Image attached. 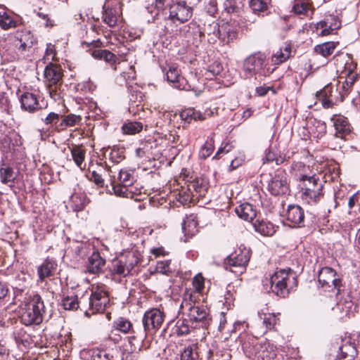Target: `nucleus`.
Returning a JSON list of instances; mask_svg holds the SVG:
<instances>
[{
	"mask_svg": "<svg viewBox=\"0 0 360 360\" xmlns=\"http://www.w3.org/2000/svg\"><path fill=\"white\" fill-rule=\"evenodd\" d=\"M297 285L296 274L290 268L277 270L270 278L263 281L264 289L281 298L287 297Z\"/></svg>",
	"mask_w": 360,
	"mask_h": 360,
	"instance_id": "nucleus-1",
	"label": "nucleus"
},
{
	"mask_svg": "<svg viewBox=\"0 0 360 360\" xmlns=\"http://www.w3.org/2000/svg\"><path fill=\"white\" fill-rule=\"evenodd\" d=\"M110 304L107 287L104 285L94 287L91 294L82 297V307L86 316L103 313Z\"/></svg>",
	"mask_w": 360,
	"mask_h": 360,
	"instance_id": "nucleus-2",
	"label": "nucleus"
},
{
	"mask_svg": "<svg viewBox=\"0 0 360 360\" xmlns=\"http://www.w3.org/2000/svg\"><path fill=\"white\" fill-rule=\"evenodd\" d=\"M183 314H186L195 327L207 328L211 321V318L205 308L195 305L191 294H186L180 305Z\"/></svg>",
	"mask_w": 360,
	"mask_h": 360,
	"instance_id": "nucleus-3",
	"label": "nucleus"
},
{
	"mask_svg": "<svg viewBox=\"0 0 360 360\" xmlns=\"http://www.w3.org/2000/svg\"><path fill=\"white\" fill-rule=\"evenodd\" d=\"M141 258V251L137 248H131L112 260L110 268V272L115 276L126 277L131 273L134 267L139 264Z\"/></svg>",
	"mask_w": 360,
	"mask_h": 360,
	"instance_id": "nucleus-4",
	"label": "nucleus"
},
{
	"mask_svg": "<svg viewBox=\"0 0 360 360\" xmlns=\"http://www.w3.org/2000/svg\"><path fill=\"white\" fill-rule=\"evenodd\" d=\"M299 186L301 189V199L308 205H316L323 195V181L316 174L308 176L301 183H299Z\"/></svg>",
	"mask_w": 360,
	"mask_h": 360,
	"instance_id": "nucleus-5",
	"label": "nucleus"
},
{
	"mask_svg": "<svg viewBox=\"0 0 360 360\" xmlns=\"http://www.w3.org/2000/svg\"><path fill=\"white\" fill-rule=\"evenodd\" d=\"M45 307L44 301L38 294L34 295L31 301L22 309L20 321L25 326L39 325L43 321Z\"/></svg>",
	"mask_w": 360,
	"mask_h": 360,
	"instance_id": "nucleus-6",
	"label": "nucleus"
},
{
	"mask_svg": "<svg viewBox=\"0 0 360 360\" xmlns=\"http://www.w3.org/2000/svg\"><path fill=\"white\" fill-rule=\"evenodd\" d=\"M44 79L49 95L55 101L61 98L59 86L62 83V70L60 66L50 63L44 69Z\"/></svg>",
	"mask_w": 360,
	"mask_h": 360,
	"instance_id": "nucleus-7",
	"label": "nucleus"
},
{
	"mask_svg": "<svg viewBox=\"0 0 360 360\" xmlns=\"http://www.w3.org/2000/svg\"><path fill=\"white\" fill-rule=\"evenodd\" d=\"M35 41L30 32L23 34L20 39H15L5 51L4 54L10 60H15L24 57L27 51H30Z\"/></svg>",
	"mask_w": 360,
	"mask_h": 360,
	"instance_id": "nucleus-8",
	"label": "nucleus"
},
{
	"mask_svg": "<svg viewBox=\"0 0 360 360\" xmlns=\"http://www.w3.org/2000/svg\"><path fill=\"white\" fill-rule=\"evenodd\" d=\"M265 61L266 56L261 53H257L246 58L243 63V71L245 77L269 76L271 71L269 68H265Z\"/></svg>",
	"mask_w": 360,
	"mask_h": 360,
	"instance_id": "nucleus-9",
	"label": "nucleus"
},
{
	"mask_svg": "<svg viewBox=\"0 0 360 360\" xmlns=\"http://www.w3.org/2000/svg\"><path fill=\"white\" fill-rule=\"evenodd\" d=\"M148 335H149L141 327L133 329L131 335L128 337L130 349L129 353L126 355L127 360H136L139 352L149 347L146 340Z\"/></svg>",
	"mask_w": 360,
	"mask_h": 360,
	"instance_id": "nucleus-10",
	"label": "nucleus"
},
{
	"mask_svg": "<svg viewBox=\"0 0 360 360\" xmlns=\"http://www.w3.org/2000/svg\"><path fill=\"white\" fill-rule=\"evenodd\" d=\"M193 13V6L186 1L174 2L169 10L168 16L165 19L170 20L174 23H184L191 18Z\"/></svg>",
	"mask_w": 360,
	"mask_h": 360,
	"instance_id": "nucleus-11",
	"label": "nucleus"
},
{
	"mask_svg": "<svg viewBox=\"0 0 360 360\" xmlns=\"http://www.w3.org/2000/svg\"><path fill=\"white\" fill-rule=\"evenodd\" d=\"M165 319L164 313L159 309L153 308L146 311L142 319L143 328L148 335H153L160 328Z\"/></svg>",
	"mask_w": 360,
	"mask_h": 360,
	"instance_id": "nucleus-12",
	"label": "nucleus"
},
{
	"mask_svg": "<svg viewBox=\"0 0 360 360\" xmlns=\"http://www.w3.org/2000/svg\"><path fill=\"white\" fill-rule=\"evenodd\" d=\"M318 281L322 288H329L328 290H336L338 294L341 292V280L336 271L331 267L322 268L318 276Z\"/></svg>",
	"mask_w": 360,
	"mask_h": 360,
	"instance_id": "nucleus-13",
	"label": "nucleus"
},
{
	"mask_svg": "<svg viewBox=\"0 0 360 360\" xmlns=\"http://www.w3.org/2000/svg\"><path fill=\"white\" fill-rule=\"evenodd\" d=\"M250 259V250L244 248L240 253L229 255L225 259V264L229 266L230 271L235 273H242Z\"/></svg>",
	"mask_w": 360,
	"mask_h": 360,
	"instance_id": "nucleus-14",
	"label": "nucleus"
},
{
	"mask_svg": "<svg viewBox=\"0 0 360 360\" xmlns=\"http://www.w3.org/2000/svg\"><path fill=\"white\" fill-rule=\"evenodd\" d=\"M268 190L274 195H285L289 192L288 178L283 171L278 170L271 178L268 184Z\"/></svg>",
	"mask_w": 360,
	"mask_h": 360,
	"instance_id": "nucleus-15",
	"label": "nucleus"
},
{
	"mask_svg": "<svg viewBox=\"0 0 360 360\" xmlns=\"http://www.w3.org/2000/svg\"><path fill=\"white\" fill-rule=\"evenodd\" d=\"M167 81L172 84V86L179 90L193 91L195 86L189 83L184 77H181L179 70L174 66H169L166 72Z\"/></svg>",
	"mask_w": 360,
	"mask_h": 360,
	"instance_id": "nucleus-16",
	"label": "nucleus"
},
{
	"mask_svg": "<svg viewBox=\"0 0 360 360\" xmlns=\"http://www.w3.org/2000/svg\"><path fill=\"white\" fill-rule=\"evenodd\" d=\"M316 96L324 108H332L338 102H340L339 95L335 93V89L331 84L326 85L317 92Z\"/></svg>",
	"mask_w": 360,
	"mask_h": 360,
	"instance_id": "nucleus-17",
	"label": "nucleus"
},
{
	"mask_svg": "<svg viewBox=\"0 0 360 360\" xmlns=\"http://www.w3.org/2000/svg\"><path fill=\"white\" fill-rule=\"evenodd\" d=\"M286 220L292 226L302 227L304 226V212L301 206L296 204L288 205L285 214Z\"/></svg>",
	"mask_w": 360,
	"mask_h": 360,
	"instance_id": "nucleus-18",
	"label": "nucleus"
},
{
	"mask_svg": "<svg viewBox=\"0 0 360 360\" xmlns=\"http://www.w3.org/2000/svg\"><path fill=\"white\" fill-rule=\"evenodd\" d=\"M330 121L333 123L336 137L345 139L350 134L352 126L347 117L341 115H333Z\"/></svg>",
	"mask_w": 360,
	"mask_h": 360,
	"instance_id": "nucleus-19",
	"label": "nucleus"
},
{
	"mask_svg": "<svg viewBox=\"0 0 360 360\" xmlns=\"http://www.w3.org/2000/svg\"><path fill=\"white\" fill-rule=\"evenodd\" d=\"M269 343H255L249 349H246V354L257 360H269L274 353L268 350Z\"/></svg>",
	"mask_w": 360,
	"mask_h": 360,
	"instance_id": "nucleus-20",
	"label": "nucleus"
},
{
	"mask_svg": "<svg viewBox=\"0 0 360 360\" xmlns=\"http://www.w3.org/2000/svg\"><path fill=\"white\" fill-rule=\"evenodd\" d=\"M18 25V17L6 6L0 4V27L7 30L15 28Z\"/></svg>",
	"mask_w": 360,
	"mask_h": 360,
	"instance_id": "nucleus-21",
	"label": "nucleus"
},
{
	"mask_svg": "<svg viewBox=\"0 0 360 360\" xmlns=\"http://www.w3.org/2000/svg\"><path fill=\"white\" fill-rule=\"evenodd\" d=\"M20 103L21 108L29 112H34L41 108L39 103L37 95L32 92H24L20 96Z\"/></svg>",
	"mask_w": 360,
	"mask_h": 360,
	"instance_id": "nucleus-22",
	"label": "nucleus"
},
{
	"mask_svg": "<svg viewBox=\"0 0 360 360\" xmlns=\"http://www.w3.org/2000/svg\"><path fill=\"white\" fill-rule=\"evenodd\" d=\"M105 265V259L101 256L98 251L94 250L88 258L86 271L92 274H99L103 272Z\"/></svg>",
	"mask_w": 360,
	"mask_h": 360,
	"instance_id": "nucleus-23",
	"label": "nucleus"
},
{
	"mask_svg": "<svg viewBox=\"0 0 360 360\" xmlns=\"http://www.w3.org/2000/svg\"><path fill=\"white\" fill-rule=\"evenodd\" d=\"M86 354L87 360H112L115 351L114 348H107L101 345V347L88 350Z\"/></svg>",
	"mask_w": 360,
	"mask_h": 360,
	"instance_id": "nucleus-24",
	"label": "nucleus"
},
{
	"mask_svg": "<svg viewBox=\"0 0 360 360\" xmlns=\"http://www.w3.org/2000/svg\"><path fill=\"white\" fill-rule=\"evenodd\" d=\"M173 4V0H155L154 3L146 7V11L151 15V20L148 19V22H154L155 19L160 15L161 11L165 8H170Z\"/></svg>",
	"mask_w": 360,
	"mask_h": 360,
	"instance_id": "nucleus-25",
	"label": "nucleus"
},
{
	"mask_svg": "<svg viewBox=\"0 0 360 360\" xmlns=\"http://www.w3.org/2000/svg\"><path fill=\"white\" fill-rule=\"evenodd\" d=\"M235 212L238 217L248 221H253L257 216L255 206L249 202H244L237 206L235 208Z\"/></svg>",
	"mask_w": 360,
	"mask_h": 360,
	"instance_id": "nucleus-26",
	"label": "nucleus"
},
{
	"mask_svg": "<svg viewBox=\"0 0 360 360\" xmlns=\"http://www.w3.org/2000/svg\"><path fill=\"white\" fill-rule=\"evenodd\" d=\"M340 27V22L335 18L330 16L319 22L316 28L321 30V35L326 36L333 33Z\"/></svg>",
	"mask_w": 360,
	"mask_h": 360,
	"instance_id": "nucleus-27",
	"label": "nucleus"
},
{
	"mask_svg": "<svg viewBox=\"0 0 360 360\" xmlns=\"http://www.w3.org/2000/svg\"><path fill=\"white\" fill-rule=\"evenodd\" d=\"M309 167L302 162L292 163L290 168V173L295 181L301 183L309 175Z\"/></svg>",
	"mask_w": 360,
	"mask_h": 360,
	"instance_id": "nucleus-28",
	"label": "nucleus"
},
{
	"mask_svg": "<svg viewBox=\"0 0 360 360\" xmlns=\"http://www.w3.org/2000/svg\"><path fill=\"white\" fill-rule=\"evenodd\" d=\"M238 36V29L233 25L229 22L223 23L220 26V37L219 39L224 43L229 44L235 39Z\"/></svg>",
	"mask_w": 360,
	"mask_h": 360,
	"instance_id": "nucleus-29",
	"label": "nucleus"
},
{
	"mask_svg": "<svg viewBox=\"0 0 360 360\" xmlns=\"http://www.w3.org/2000/svg\"><path fill=\"white\" fill-rule=\"evenodd\" d=\"M56 266L57 264L53 259H45L44 262L37 268L39 281L42 282L45 278L53 276L56 269Z\"/></svg>",
	"mask_w": 360,
	"mask_h": 360,
	"instance_id": "nucleus-30",
	"label": "nucleus"
},
{
	"mask_svg": "<svg viewBox=\"0 0 360 360\" xmlns=\"http://www.w3.org/2000/svg\"><path fill=\"white\" fill-rule=\"evenodd\" d=\"M220 26L216 21L205 24L203 30L200 31V37L207 34L208 36V41L210 43H214L220 37Z\"/></svg>",
	"mask_w": 360,
	"mask_h": 360,
	"instance_id": "nucleus-31",
	"label": "nucleus"
},
{
	"mask_svg": "<svg viewBox=\"0 0 360 360\" xmlns=\"http://www.w3.org/2000/svg\"><path fill=\"white\" fill-rule=\"evenodd\" d=\"M197 217L194 214L187 216L182 222V231L186 237H192L198 232Z\"/></svg>",
	"mask_w": 360,
	"mask_h": 360,
	"instance_id": "nucleus-32",
	"label": "nucleus"
},
{
	"mask_svg": "<svg viewBox=\"0 0 360 360\" xmlns=\"http://www.w3.org/2000/svg\"><path fill=\"white\" fill-rule=\"evenodd\" d=\"M340 354L337 355L336 360H354L357 354L355 345L350 342L339 347Z\"/></svg>",
	"mask_w": 360,
	"mask_h": 360,
	"instance_id": "nucleus-33",
	"label": "nucleus"
},
{
	"mask_svg": "<svg viewBox=\"0 0 360 360\" xmlns=\"http://www.w3.org/2000/svg\"><path fill=\"white\" fill-rule=\"evenodd\" d=\"M252 224L254 230L262 236H271L276 231L274 224L269 221L257 219Z\"/></svg>",
	"mask_w": 360,
	"mask_h": 360,
	"instance_id": "nucleus-34",
	"label": "nucleus"
},
{
	"mask_svg": "<svg viewBox=\"0 0 360 360\" xmlns=\"http://www.w3.org/2000/svg\"><path fill=\"white\" fill-rule=\"evenodd\" d=\"M341 292H340V295L337 293V299L338 300L336 304V309L339 310L342 313L344 316H349L350 312L352 311L353 308V302L351 300V297L349 295H347L345 297H340Z\"/></svg>",
	"mask_w": 360,
	"mask_h": 360,
	"instance_id": "nucleus-35",
	"label": "nucleus"
},
{
	"mask_svg": "<svg viewBox=\"0 0 360 360\" xmlns=\"http://www.w3.org/2000/svg\"><path fill=\"white\" fill-rule=\"evenodd\" d=\"M188 189L191 190L195 195L202 196L205 195L208 186L207 181L201 178H195L187 184Z\"/></svg>",
	"mask_w": 360,
	"mask_h": 360,
	"instance_id": "nucleus-36",
	"label": "nucleus"
},
{
	"mask_svg": "<svg viewBox=\"0 0 360 360\" xmlns=\"http://www.w3.org/2000/svg\"><path fill=\"white\" fill-rule=\"evenodd\" d=\"M291 54V46L290 44H285L279 51L274 53L271 56V61L276 65H279L287 60Z\"/></svg>",
	"mask_w": 360,
	"mask_h": 360,
	"instance_id": "nucleus-37",
	"label": "nucleus"
},
{
	"mask_svg": "<svg viewBox=\"0 0 360 360\" xmlns=\"http://www.w3.org/2000/svg\"><path fill=\"white\" fill-rule=\"evenodd\" d=\"M309 123L311 124L309 127V133L314 138L321 139L326 133V125L324 122L316 119L311 120Z\"/></svg>",
	"mask_w": 360,
	"mask_h": 360,
	"instance_id": "nucleus-38",
	"label": "nucleus"
},
{
	"mask_svg": "<svg viewBox=\"0 0 360 360\" xmlns=\"http://www.w3.org/2000/svg\"><path fill=\"white\" fill-rule=\"evenodd\" d=\"M90 54L95 59H103L110 63H115L117 59L116 55L106 49H96L90 51Z\"/></svg>",
	"mask_w": 360,
	"mask_h": 360,
	"instance_id": "nucleus-39",
	"label": "nucleus"
},
{
	"mask_svg": "<svg viewBox=\"0 0 360 360\" xmlns=\"http://www.w3.org/2000/svg\"><path fill=\"white\" fill-rule=\"evenodd\" d=\"M103 13V20L109 27H114L117 25L119 15V11L115 8H105Z\"/></svg>",
	"mask_w": 360,
	"mask_h": 360,
	"instance_id": "nucleus-40",
	"label": "nucleus"
},
{
	"mask_svg": "<svg viewBox=\"0 0 360 360\" xmlns=\"http://www.w3.org/2000/svg\"><path fill=\"white\" fill-rule=\"evenodd\" d=\"M119 183L124 186H131L136 181L134 171L129 169H122L118 175Z\"/></svg>",
	"mask_w": 360,
	"mask_h": 360,
	"instance_id": "nucleus-41",
	"label": "nucleus"
},
{
	"mask_svg": "<svg viewBox=\"0 0 360 360\" xmlns=\"http://www.w3.org/2000/svg\"><path fill=\"white\" fill-rule=\"evenodd\" d=\"M61 117L62 120L58 125L61 129L80 125L82 120V116L72 113L62 115Z\"/></svg>",
	"mask_w": 360,
	"mask_h": 360,
	"instance_id": "nucleus-42",
	"label": "nucleus"
},
{
	"mask_svg": "<svg viewBox=\"0 0 360 360\" xmlns=\"http://www.w3.org/2000/svg\"><path fill=\"white\" fill-rule=\"evenodd\" d=\"M61 305L65 310H75L81 308L82 310L84 309L82 307V297L78 300L77 295L67 296L63 298L61 301Z\"/></svg>",
	"mask_w": 360,
	"mask_h": 360,
	"instance_id": "nucleus-43",
	"label": "nucleus"
},
{
	"mask_svg": "<svg viewBox=\"0 0 360 360\" xmlns=\"http://www.w3.org/2000/svg\"><path fill=\"white\" fill-rule=\"evenodd\" d=\"M113 328L123 333H127L133 332V329H136V328L133 327L132 323L127 319L124 317H119L116 320L113 321Z\"/></svg>",
	"mask_w": 360,
	"mask_h": 360,
	"instance_id": "nucleus-44",
	"label": "nucleus"
},
{
	"mask_svg": "<svg viewBox=\"0 0 360 360\" xmlns=\"http://www.w3.org/2000/svg\"><path fill=\"white\" fill-rule=\"evenodd\" d=\"M214 134L207 137L205 144L200 148L199 151V158L201 159H206L212 153L214 148Z\"/></svg>",
	"mask_w": 360,
	"mask_h": 360,
	"instance_id": "nucleus-45",
	"label": "nucleus"
},
{
	"mask_svg": "<svg viewBox=\"0 0 360 360\" xmlns=\"http://www.w3.org/2000/svg\"><path fill=\"white\" fill-rule=\"evenodd\" d=\"M16 175L12 167L9 166L0 167V180L1 183L4 184L14 183Z\"/></svg>",
	"mask_w": 360,
	"mask_h": 360,
	"instance_id": "nucleus-46",
	"label": "nucleus"
},
{
	"mask_svg": "<svg viewBox=\"0 0 360 360\" xmlns=\"http://www.w3.org/2000/svg\"><path fill=\"white\" fill-rule=\"evenodd\" d=\"M310 9L309 0H294L292 10L298 15H306Z\"/></svg>",
	"mask_w": 360,
	"mask_h": 360,
	"instance_id": "nucleus-47",
	"label": "nucleus"
},
{
	"mask_svg": "<svg viewBox=\"0 0 360 360\" xmlns=\"http://www.w3.org/2000/svg\"><path fill=\"white\" fill-rule=\"evenodd\" d=\"M195 194L193 193L191 190L188 189V185L186 187L181 186V190L178 193L177 200L183 205H187L193 200Z\"/></svg>",
	"mask_w": 360,
	"mask_h": 360,
	"instance_id": "nucleus-48",
	"label": "nucleus"
},
{
	"mask_svg": "<svg viewBox=\"0 0 360 360\" xmlns=\"http://www.w3.org/2000/svg\"><path fill=\"white\" fill-rule=\"evenodd\" d=\"M142 129L143 124L140 122H127L122 127L123 133L129 135L139 133Z\"/></svg>",
	"mask_w": 360,
	"mask_h": 360,
	"instance_id": "nucleus-49",
	"label": "nucleus"
},
{
	"mask_svg": "<svg viewBox=\"0 0 360 360\" xmlns=\"http://www.w3.org/2000/svg\"><path fill=\"white\" fill-rule=\"evenodd\" d=\"M71 155L76 165L82 169V164L86 155L85 150L80 146H74L71 148Z\"/></svg>",
	"mask_w": 360,
	"mask_h": 360,
	"instance_id": "nucleus-50",
	"label": "nucleus"
},
{
	"mask_svg": "<svg viewBox=\"0 0 360 360\" xmlns=\"http://www.w3.org/2000/svg\"><path fill=\"white\" fill-rule=\"evenodd\" d=\"M335 47L336 46L334 42L328 41L322 44L316 45L314 47V51L318 54L327 57L333 53Z\"/></svg>",
	"mask_w": 360,
	"mask_h": 360,
	"instance_id": "nucleus-51",
	"label": "nucleus"
},
{
	"mask_svg": "<svg viewBox=\"0 0 360 360\" xmlns=\"http://www.w3.org/2000/svg\"><path fill=\"white\" fill-rule=\"evenodd\" d=\"M259 316L262 320V326L265 328L264 333L274 329L278 321V319L274 314H264L263 316L261 315Z\"/></svg>",
	"mask_w": 360,
	"mask_h": 360,
	"instance_id": "nucleus-52",
	"label": "nucleus"
},
{
	"mask_svg": "<svg viewBox=\"0 0 360 360\" xmlns=\"http://www.w3.org/2000/svg\"><path fill=\"white\" fill-rule=\"evenodd\" d=\"M173 333L178 336L187 335L190 332V326L186 319H179L173 327Z\"/></svg>",
	"mask_w": 360,
	"mask_h": 360,
	"instance_id": "nucleus-53",
	"label": "nucleus"
},
{
	"mask_svg": "<svg viewBox=\"0 0 360 360\" xmlns=\"http://www.w3.org/2000/svg\"><path fill=\"white\" fill-rule=\"evenodd\" d=\"M250 7L252 13L258 16L264 15V13L266 12L268 9L267 4L264 0H250Z\"/></svg>",
	"mask_w": 360,
	"mask_h": 360,
	"instance_id": "nucleus-54",
	"label": "nucleus"
},
{
	"mask_svg": "<svg viewBox=\"0 0 360 360\" xmlns=\"http://www.w3.org/2000/svg\"><path fill=\"white\" fill-rule=\"evenodd\" d=\"M222 70V65L219 62H214L209 65L207 72L205 73L206 77L212 79L214 77L219 75Z\"/></svg>",
	"mask_w": 360,
	"mask_h": 360,
	"instance_id": "nucleus-55",
	"label": "nucleus"
},
{
	"mask_svg": "<svg viewBox=\"0 0 360 360\" xmlns=\"http://www.w3.org/2000/svg\"><path fill=\"white\" fill-rule=\"evenodd\" d=\"M224 11L228 14L238 13L240 11L239 3L236 0H225L223 3Z\"/></svg>",
	"mask_w": 360,
	"mask_h": 360,
	"instance_id": "nucleus-56",
	"label": "nucleus"
},
{
	"mask_svg": "<svg viewBox=\"0 0 360 360\" xmlns=\"http://www.w3.org/2000/svg\"><path fill=\"white\" fill-rule=\"evenodd\" d=\"M90 245L84 242H76L72 247V250L75 252V255L79 257H84L88 253V250Z\"/></svg>",
	"mask_w": 360,
	"mask_h": 360,
	"instance_id": "nucleus-57",
	"label": "nucleus"
},
{
	"mask_svg": "<svg viewBox=\"0 0 360 360\" xmlns=\"http://www.w3.org/2000/svg\"><path fill=\"white\" fill-rule=\"evenodd\" d=\"M110 160L113 163H119L124 158V149L121 148L113 147L109 155Z\"/></svg>",
	"mask_w": 360,
	"mask_h": 360,
	"instance_id": "nucleus-58",
	"label": "nucleus"
},
{
	"mask_svg": "<svg viewBox=\"0 0 360 360\" xmlns=\"http://www.w3.org/2000/svg\"><path fill=\"white\" fill-rule=\"evenodd\" d=\"M60 115L54 112H50L46 115H42L41 120L46 125L53 126L56 124L60 119Z\"/></svg>",
	"mask_w": 360,
	"mask_h": 360,
	"instance_id": "nucleus-59",
	"label": "nucleus"
},
{
	"mask_svg": "<svg viewBox=\"0 0 360 360\" xmlns=\"http://www.w3.org/2000/svg\"><path fill=\"white\" fill-rule=\"evenodd\" d=\"M156 271L158 273L162 274H169L172 271L171 268V260L165 259V260H159L156 264Z\"/></svg>",
	"mask_w": 360,
	"mask_h": 360,
	"instance_id": "nucleus-60",
	"label": "nucleus"
},
{
	"mask_svg": "<svg viewBox=\"0 0 360 360\" xmlns=\"http://www.w3.org/2000/svg\"><path fill=\"white\" fill-rule=\"evenodd\" d=\"M129 186H124L122 184L118 183L117 184H112V188L113 193L115 195L119 197H128L131 193L132 191H129Z\"/></svg>",
	"mask_w": 360,
	"mask_h": 360,
	"instance_id": "nucleus-61",
	"label": "nucleus"
},
{
	"mask_svg": "<svg viewBox=\"0 0 360 360\" xmlns=\"http://www.w3.org/2000/svg\"><path fill=\"white\" fill-rule=\"evenodd\" d=\"M198 354L192 346L185 347L181 354L180 360H198Z\"/></svg>",
	"mask_w": 360,
	"mask_h": 360,
	"instance_id": "nucleus-62",
	"label": "nucleus"
},
{
	"mask_svg": "<svg viewBox=\"0 0 360 360\" xmlns=\"http://www.w3.org/2000/svg\"><path fill=\"white\" fill-rule=\"evenodd\" d=\"M72 198V202L75 204V210L77 211L83 210L89 202V200L84 195L78 198L77 195L75 194Z\"/></svg>",
	"mask_w": 360,
	"mask_h": 360,
	"instance_id": "nucleus-63",
	"label": "nucleus"
},
{
	"mask_svg": "<svg viewBox=\"0 0 360 360\" xmlns=\"http://www.w3.org/2000/svg\"><path fill=\"white\" fill-rule=\"evenodd\" d=\"M352 86H348L346 85L345 82H339L338 85L335 89V93L338 94L340 97V101H342L345 96L348 95L349 91H351Z\"/></svg>",
	"mask_w": 360,
	"mask_h": 360,
	"instance_id": "nucleus-64",
	"label": "nucleus"
}]
</instances>
